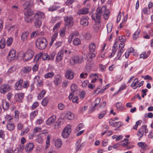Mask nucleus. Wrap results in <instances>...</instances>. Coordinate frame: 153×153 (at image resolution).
Returning a JSON list of instances; mask_svg holds the SVG:
<instances>
[{"mask_svg":"<svg viewBox=\"0 0 153 153\" xmlns=\"http://www.w3.org/2000/svg\"><path fill=\"white\" fill-rule=\"evenodd\" d=\"M62 81V78L59 74L55 75L54 79L53 82L55 85L58 86L60 85Z\"/></svg>","mask_w":153,"mask_h":153,"instance_id":"12","label":"nucleus"},{"mask_svg":"<svg viewBox=\"0 0 153 153\" xmlns=\"http://www.w3.org/2000/svg\"><path fill=\"white\" fill-rule=\"evenodd\" d=\"M34 147V144L32 143H30L27 144L25 147V150L27 152H31Z\"/></svg>","mask_w":153,"mask_h":153,"instance_id":"22","label":"nucleus"},{"mask_svg":"<svg viewBox=\"0 0 153 153\" xmlns=\"http://www.w3.org/2000/svg\"><path fill=\"white\" fill-rule=\"evenodd\" d=\"M150 13V10H148L146 7H144L143 8L142 11V13H143L145 14L149 15Z\"/></svg>","mask_w":153,"mask_h":153,"instance_id":"53","label":"nucleus"},{"mask_svg":"<svg viewBox=\"0 0 153 153\" xmlns=\"http://www.w3.org/2000/svg\"><path fill=\"white\" fill-rule=\"evenodd\" d=\"M73 44L75 45H77L81 43V41L78 38L75 39L73 41Z\"/></svg>","mask_w":153,"mask_h":153,"instance_id":"47","label":"nucleus"},{"mask_svg":"<svg viewBox=\"0 0 153 153\" xmlns=\"http://www.w3.org/2000/svg\"><path fill=\"white\" fill-rule=\"evenodd\" d=\"M54 75V73L52 72H48L44 75V77L45 79L50 78L53 77Z\"/></svg>","mask_w":153,"mask_h":153,"instance_id":"33","label":"nucleus"},{"mask_svg":"<svg viewBox=\"0 0 153 153\" xmlns=\"http://www.w3.org/2000/svg\"><path fill=\"white\" fill-rule=\"evenodd\" d=\"M29 131V128L28 127H27L24 129V130L22 131L21 134V135L22 136L24 135L27 133Z\"/></svg>","mask_w":153,"mask_h":153,"instance_id":"58","label":"nucleus"},{"mask_svg":"<svg viewBox=\"0 0 153 153\" xmlns=\"http://www.w3.org/2000/svg\"><path fill=\"white\" fill-rule=\"evenodd\" d=\"M49 99L47 97L44 98L42 101V105L44 106H45L48 102Z\"/></svg>","mask_w":153,"mask_h":153,"instance_id":"52","label":"nucleus"},{"mask_svg":"<svg viewBox=\"0 0 153 153\" xmlns=\"http://www.w3.org/2000/svg\"><path fill=\"white\" fill-rule=\"evenodd\" d=\"M5 45V41L4 39H2L0 42V48H4Z\"/></svg>","mask_w":153,"mask_h":153,"instance_id":"42","label":"nucleus"},{"mask_svg":"<svg viewBox=\"0 0 153 153\" xmlns=\"http://www.w3.org/2000/svg\"><path fill=\"white\" fill-rule=\"evenodd\" d=\"M65 76L67 79H72L74 77V73L71 70H68L65 73Z\"/></svg>","mask_w":153,"mask_h":153,"instance_id":"18","label":"nucleus"},{"mask_svg":"<svg viewBox=\"0 0 153 153\" xmlns=\"http://www.w3.org/2000/svg\"><path fill=\"white\" fill-rule=\"evenodd\" d=\"M71 91L74 92L77 90V86L75 84H73L71 86Z\"/></svg>","mask_w":153,"mask_h":153,"instance_id":"57","label":"nucleus"},{"mask_svg":"<svg viewBox=\"0 0 153 153\" xmlns=\"http://www.w3.org/2000/svg\"><path fill=\"white\" fill-rule=\"evenodd\" d=\"M62 144V143L61 139H58L55 141V146L57 148H60Z\"/></svg>","mask_w":153,"mask_h":153,"instance_id":"27","label":"nucleus"},{"mask_svg":"<svg viewBox=\"0 0 153 153\" xmlns=\"http://www.w3.org/2000/svg\"><path fill=\"white\" fill-rule=\"evenodd\" d=\"M116 44L115 43L114 44V46L113 47L112 52H111V55L109 56L110 58H111L113 57L115 53L116 52L117 48V46H116Z\"/></svg>","mask_w":153,"mask_h":153,"instance_id":"32","label":"nucleus"},{"mask_svg":"<svg viewBox=\"0 0 153 153\" xmlns=\"http://www.w3.org/2000/svg\"><path fill=\"white\" fill-rule=\"evenodd\" d=\"M56 119V117L53 116L49 118L47 121L46 123L48 125L51 124L55 121Z\"/></svg>","mask_w":153,"mask_h":153,"instance_id":"30","label":"nucleus"},{"mask_svg":"<svg viewBox=\"0 0 153 153\" xmlns=\"http://www.w3.org/2000/svg\"><path fill=\"white\" fill-rule=\"evenodd\" d=\"M140 32V30L137 29L134 33L133 36V39L134 40H136L139 37V35Z\"/></svg>","mask_w":153,"mask_h":153,"instance_id":"34","label":"nucleus"},{"mask_svg":"<svg viewBox=\"0 0 153 153\" xmlns=\"http://www.w3.org/2000/svg\"><path fill=\"white\" fill-rule=\"evenodd\" d=\"M5 119L6 121H11L13 120V117L9 114H7L5 117Z\"/></svg>","mask_w":153,"mask_h":153,"instance_id":"54","label":"nucleus"},{"mask_svg":"<svg viewBox=\"0 0 153 153\" xmlns=\"http://www.w3.org/2000/svg\"><path fill=\"white\" fill-rule=\"evenodd\" d=\"M71 127L70 125H68L63 130L62 135L64 138H66L69 135L71 132Z\"/></svg>","mask_w":153,"mask_h":153,"instance_id":"6","label":"nucleus"},{"mask_svg":"<svg viewBox=\"0 0 153 153\" xmlns=\"http://www.w3.org/2000/svg\"><path fill=\"white\" fill-rule=\"evenodd\" d=\"M96 48L95 44L93 43H91L89 46V50L91 52H94V51Z\"/></svg>","mask_w":153,"mask_h":153,"instance_id":"40","label":"nucleus"},{"mask_svg":"<svg viewBox=\"0 0 153 153\" xmlns=\"http://www.w3.org/2000/svg\"><path fill=\"white\" fill-rule=\"evenodd\" d=\"M10 86L8 84H3L0 88V92L1 94H5L10 90Z\"/></svg>","mask_w":153,"mask_h":153,"instance_id":"9","label":"nucleus"},{"mask_svg":"<svg viewBox=\"0 0 153 153\" xmlns=\"http://www.w3.org/2000/svg\"><path fill=\"white\" fill-rule=\"evenodd\" d=\"M34 55V52L33 51L29 48L28 49L25 53H23V60L24 61H27L30 59Z\"/></svg>","mask_w":153,"mask_h":153,"instance_id":"4","label":"nucleus"},{"mask_svg":"<svg viewBox=\"0 0 153 153\" xmlns=\"http://www.w3.org/2000/svg\"><path fill=\"white\" fill-rule=\"evenodd\" d=\"M112 24L111 23H109L107 25V28L108 33L111 32L112 28Z\"/></svg>","mask_w":153,"mask_h":153,"instance_id":"48","label":"nucleus"},{"mask_svg":"<svg viewBox=\"0 0 153 153\" xmlns=\"http://www.w3.org/2000/svg\"><path fill=\"white\" fill-rule=\"evenodd\" d=\"M60 24L61 22H58L54 26L53 29V32L58 33L57 30L59 27Z\"/></svg>","mask_w":153,"mask_h":153,"instance_id":"41","label":"nucleus"},{"mask_svg":"<svg viewBox=\"0 0 153 153\" xmlns=\"http://www.w3.org/2000/svg\"><path fill=\"white\" fill-rule=\"evenodd\" d=\"M84 126V125L82 123H80L77 126L76 128V130L78 131L81 129Z\"/></svg>","mask_w":153,"mask_h":153,"instance_id":"56","label":"nucleus"},{"mask_svg":"<svg viewBox=\"0 0 153 153\" xmlns=\"http://www.w3.org/2000/svg\"><path fill=\"white\" fill-rule=\"evenodd\" d=\"M65 25L69 27H72L74 23V20L71 16H67L64 17Z\"/></svg>","mask_w":153,"mask_h":153,"instance_id":"7","label":"nucleus"},{"mask_svg":"<svg viewBox=\"0 0 153 153\" xmlns=\"http://www.w3.org/2000/svg\"><path fill=\"white\" fill-rule=\"evenodd\" d=\"M131 87H133L134 89H136L137 88H139V81L137 78L134 79L131 84Z\"/></svg>","mask_w":153,"mask_h":153,"instance_id":"23","label":"nucleus"},{"mask_svg":"<svg viewBox=\"0 0 153 153\" xmlns=\"http://www.w3.org/2000/svg\"><path fill=\"white\" fill-rule=\"evenodd\" d=\"M41 55V53H39L36 55L34 58V61L35 62H37L39 60V59L42 57Z\"/></svg>","mask_w":153,"mask_h":153,"instance_id":"51","label":"nucleus"},{"mask_svg":"<svg viewBox=\"0 0 153 153\" xmlns=\"http://www.w3.org/2000/svg\"><path fill=\"white\" fill-rule=\"evenodd\" d=\"M117 108L118 109L121 110L123 109L122 104L121 102H118L117 103L116 105Z\"/></svg>","mask_w":153,"mask_h":153,"instance_id":"62","label":"nucleus"},{"mask_svg":"<svg viewBox=\"0 0 153 153\" xmlns=\"http://www.w3.org/2000/svg\"><path fill=\"white\" fill-rule=\"evenodd\" d=\"M38 33V31H36L33 32L30 35V37L31 38H33L35 37Z\"/></svg>","mask_w":153,"mask_h":153,"instance_id":"61","label":"nucleus"},{"mask_svg":"<svg viewBox=\"0 0 153 153\" xmlns=\"http://www.w3.org/2000/svg\"><path fill=\"white\" fill-rule=\"evenodd\" d=\"M13 42V39L11 38H8L7 41V45L8 46H10Z\"/></svg>","mask_w":153,"mask_h":153,"instance_id":"59","label":"nucleus"},{"mask_svg":"<svg viewBox=\"0 0 153 153\" xmlns=\"http://www.w3.org/2000/svg\"><path fill=\"white\" fill-rule=\"evenodd\" d=\"M58 36L57 32H55L53 35V36L51 38V42L50 43V45H51L53 43L54 41L56 39Z\"/></svg>","mask_w":153,"mask_h":153,"instance_id":"39","label":"nucleus"},{"mask_svg":"<svg viewBox=\"0 0 153 153\" xmlns=\"http://www.w3.org/2000/svg\"><path fill=\"white\" fill-rule=\"evenodd\" d=\"M38 114V111L37 110L31 112L30 114V118L31 119L33 120L35 117Z\"/></svg>","mask_w":153,"mask_h":153,"instance_id":"38","label":"nucleus"},{"mask_svg":"<svg viewBox=\"0 0 153 153\" xmlns=\"http://www.w3.org/2000/svg\"><path fill=\"white\" fill-rule=\"evenodd\" d=\"M6 126L7 129L10 131L13 130L15 127V126L13 123H8L7 124Z\"/></svg>","mask_w":153,"mask_h":153,"instance_id":"36","label":"nucleus"},{"mask_svg":"<svg viewBox=\"0 0 153 153\" xmlns=\"http://www.w3.org/2000/svg\"><path fill=\"white\" fill-rule=\"evenodd\" d=\"M88 8L84 7L79 9L77 12L76 14L79 16L86 14L88 13Z\"/></svg>","mask_w":153,"mask_h":153,"instance_id":"13","label":"nucleus"},{"mask_svg":"<svg viewBox=\"0 0 153 153\" xmlns=\"http://www.w3.org/2000/svg\"><path fill=\"white\" fill-rule=\"evenodd\" d=\"M34 0H29L26 1L23 4V8L25 9L28 10L34 5Z\"/></svg>","mask_w":153,"mask_h":153,"instance_id":"10","label":"nucleus"},{"mask_svg":"<svg viewBox=\"0 0 153 153\" xmlns=\"http://www.w3.org/2000/svg\"><path fill=\"white\" fill-rule=\"evenodd\" d=\"M81 142V139H79L77 140V142L76 143V151H78L81 150V148L84 146V145L82 143L81 144H80Z\"/></svg>","mask_w":153,"mask_h":153,"instance_id":"26","label":"nucleus"},{"mask_svg":"<svg viewBox=\"0 0 153 153\" xmlns=\"http://www.w3.org/2000/svg\"><path fill=\"white\" fill-rule=\"evenodd\" d=\"M41 56L42 57V59L44 60H49L48 59L49 55L48 54L46 53H41Z\"/></svg>","mask_w":153,"mask_h":153,"instance_id":"44","label":"nucleus"},{"mask_svg":"<svg viewBox=\"0 0 153 153\" xmlns=\"http://www.w3.org/2000/svg\"><path fill=\"white\" fill-rule=\"evenodd\" d=\"M124 51L123 50V49H120V50L118 51L117 53V56H118V59L119 60H121V56L122 53H123Z\"/></svg>","mask_w":153,"mask_h":153,"instance_id":"50","label":"nucleus"},{"mask_svg":"<svg viewBox=\"0 0 153 153\" xmlns=\"http://www.w3.org/2000/svg\"><path fill=\"white\" fill-rule=\"evenodd\" d=\"M144 132L147 133L148 132V130L147 128V126L143 125L139 129L137 133V135L140 138H141L143 137Z\"/></svg>","mask_w":153,"mask_h":153,"instance_id":"8","label":"nucleus"},{"mask_svg":"<svg viewBox=\"0 0 153 153\" xmlns=\"http://www.w3.org/2000/svg\"><path fill=\"white\" fill-rule=\"evenodd\" d=\"M48 45L47 40L43 37L38 38L36 41V46L38 49L40 50L45 49Z\"/></svg>","mask_w":153,"mask_h":153,"instance_id":"2","label":"nucleus"},{"mask_svg":"<svg viewBox=\"0 0 153 153\" xmlns=\"http://www.w3.org/2000/svg\"><path fill=\"white\" fill-rule=\"evenodd\" d=\"M101 16V15L99 13L96 12L95 13L92 14L91 17L96 22H100Z\"/></svg>","mask_w":153,"mask_h":153,"instance_id":"17","label":"nucleus"},{"mask_svg":"<svg viewBox=\"0 0 153 153\" xmlns=\"http://www.w3.org/2000/svg\"><path fill=\"white\" fill-rule=\"evenodd\" d=\"M29 33L28 31L23 32L21 36V39L23 41H27L28 39Z\"/></svg>","mask_w":153,"mask_h":153,"instance_id":"19","label":"nucleus"},{"mask_svg":"<svg viewBox=\"0 0 153 153\" xmlns=\"http://www.w3.org/2000/svg\"><path fill=\"white\" fill-rule=\"evenodd\" d=\"M96 11L101 15H102L104 18L105 19H108L110 14V11L108 10H106V7L103 5L102 7H97Z\"/></svg>","mask_w":153,"mask_h":153,"instance_id":"1","label":"nucleus"},{"mask_svg":"<svg viewBox=\"0 0 153 153\" xmlns=\"http://www.w3.org/2000/svg\"><path fill=\"white\" fill-rule=\"evenodd\" d=\"M34 24L36 27H39L42 24V20L36 17Z\"/></svg>","mask_w":153,"mask_h":153,"instance_id":"29","label":"nucleus"},{"mask_svg":"<svg viewBox=\"0 0 153 153\" xmlns=\"http://www.w3.org/2000/svg\"><path fill=\"white\" fill-rule=\"evenodd\" d=\"M100 22H97L94 25L93 30L94 32H97L99 31L101 28Z\"/></svg>","mask_w":153,"mask_h":153,"instance_id":"21","label":"nucleus"},{"mask_svg":"<svg viewBox=\"0 0 153 153\" xmlns=\"http://www.w3.org/2000/svg\"><path fill=\"white\" fill-rule=\"evenodd\" d=\"M2 106L3 109L6 110H8L9 107V104L8 102L2 100Z\"/></svg>","mask_w":153,"mask_h":153,"instance_id":"25","label":"nucleus"},{"mask_svg":"<svg viewBox=\"0 0 153 153\" xmlns=\"http://www.w3.org/2000/svg\"><path fill=\"white\" fill-rule=\"evenodd\" d=\"M66 29L65 28H62L60 32V35L62 37H64L65 35Z\"/></svg>","mask_w":153,"mask_h":153,"instance_id":"64","label":"nucleus"},{"mask_svg":"<svg viewBox=\"0 0 153 153\" xmlns=\"http://www.w3.org/2000/svg\"><path fill=\"white\" fill-rule=\"evenodd\" d=\"M56 54V52L54 51L51 52L49 55L48 59H49V60H53Z\"/></svg>","mask_w":153,"mask_h":153,"instance_id":"45","label":"nucleus"},{"mask_svg":"<svg viewBox=\"0 0 153 153\" xmlns=\"http://www.w3.org/2000/svg\"><path fill=\"white\" fill-rule=\"evenodd\" d=\"M23 82V80L20 79L15 84V88L16 90H20L22 87V84Z\"/></svg>","mask_w":153,"mask_h":153,"instance_id":"24","label":"nucleus"},{"mask_svg":"<svg viewBox=\"0 0 153 153\" xmlns=\"http://www.w3.org/2000/svg\"><path fill=\"white\" fill-rule=\"evenodd\" d=\"M89 82L87 80H85L83 82L82 84V86L83 88H86L89 83Z\"/></svg>","mask_w":153,"mask_h":153,"instance_id":"60","label":"nucleus"},{"mask_svg":"<svg viewBox=\"0 0 153 153\" xmlns=\"http://www.w3.org/2000/svg\"><path fill=\"white\" fill-rule=\"evenodd\" d=\"M16 50L13 49H11L9 52L7 56L8 59L10 61L14 60L16 57Z\"/></svg>","mask_w":153,"mask_h":153,"instance_id":"11","label":"nucleus"},{"mask_svg":"<svg viewBox=\"0 0 153 153\" xmlns=\"http://www.w3.org/2000/svg\"><path fill=\"white\" fill-rule=\"evenodd\" d=\"M35 17L39 18L40 19H44L45 17V14L41 12L38 11L34 14Z\"/></svg>","mask_w":153,"mask_h":153,"instance_id":"20","label":"nucleus"},{"mask_svg":"<svg viewBox=\"0 0 153 153\" xmlns=\"http://www.w3.org/2000/svg\"><path fill=\"white\" fill-rule=\"evenodd\" d=\"M88 75L87 73L82 72L80 74L79 77L80 78L85 79L87 77Z\"/></svg>","mask_w":153,"mask_h":153,"instance_id":"55","label":"nucleus"},{"mask_svg":"<svg viewBox=\"0 0 153 153\" xmlns=\"http://www.w3.org/2000/svg\"><path fill=\"white\" fill-rule=\"evenodd\" d=\"M89 18L86 16H83L80 20V24L83 26L85 27L87 26L89 23Z\"/></svg>","mask_w":153,"mask_h":153,"instance_id":"14","label":"nucleus"},{"mask_svg":"<svg viewBox=\"0 0 153 153\" xmlns=\"http://www.w3.org/2000/svg\"><path fill=\"white\" fill-rule=\"evenodd\" d=\"M45 94V90H43L39 93L38 97V100H40L44 96Z\"/></svg>","mask_w":153,"mask_h":153,"instance_id":"46","label":"nucleus"},{"mask_svg":"<svg viewBox=\"0 0 153 153\" xmlns=\"http://www.w3.org/2000/svg\"><path fill=\"white\" fill-rule=\"evenodd\" d=\"M83 61V58L81 56H75L72 57L70 59V62L72 65L75 64H79Z\"/></svg>","mask_w":153,"mask_h":153,"instance_id":"3","label":"nucleus"},{"mask_svg":"<svg viewBox=\"0 0 153 153\" xmlns=\"http://www.w3.org/2000/svg\"><path fill=\"white\" fill-rule=\"evenodd\" d=\"M24 19L25 21L28 23H30L33 20V12L31 10L27 11L25 12Z\"/></svg>","mask_w":153,"mask_h":153,"instance_id":"5","label":"nucleus"},{"mask_svg":"<svg viewBox=\"0 0 153 153\" xmlns=\"http://www.w3.org/2000/svg\"><path fill=\"white\" fill-rule=\"evenodd\" d=\"M150 53V52H148L147 53L144 52L140 55V58L143 59H145L149 57Z\"/></svg>","mask_w":153,"mask_h":153,"instance_id":"31","label":"nucleus"},{"mask_svg":"<svg viewBox=\"0 0 153 153\" xmlns=\"http://www.w3.org/2000/svg\"><path fill=\"white\" fill-rule=\"evenodd\" d=\"M24 94L22 93H17L15 95V98L16 101L19 102H22V100L24 97Z\"/></svg>","mask_w":153,"mask_h":153,"instance_id":"16","label":"nucleus"},{"mask_svg":"<svg viewBox=\"0 0 153 153\" xmlns=\"http://www.w3.org/2000/svg\"><path fill=\"white\" fill-rule=\"evenodd\" d=\"M31 68L30 66H27L24 67L22 68L23 72L25 73H28L31 70Z\"/></svg>","mask_w":153,"mask_h":153,"instance_id":"35","label":"nucleus"},{"mask_svg":"<svg viewBox=\"0 0 153 153\" xmlns=\"http://www.w3.org/2000/svg\"><path fill=\"white\" fill-rule=\"evenodd\" d=\"M64 51L63 50H61L60 51L56 54V60L59 62L61 61L63 59L64 56Z\"/></svg>","mask_w":153,"mask_h":153,"instance_id":"15","label":"nucleus"},{"mask_svg":"<svg viewBox=\"0 0 153 153\" xmlns=\"http://www.w3.org/2000/svg\"><path fill=\"white\" fill-rule=\"evenodd\" d=\"M74 114L72 112L68 111L65 114V117L69 120H72L74 118Z\"/></svg>","mask_w":153,"mask_h":153,"instance_id":"28","label":"nucleus"},{"mask_svg":"<svg viewBox=\"0 0 153 153\" xmlns=\"http://www.w3.org/2000/svg\"><path fill=\"white\" fill-rule=\"evenodd\" d=\"M15 27L16 26L15 25L9 26H7L6 28L8 29V31L9 32L11 33L14 30Z\"/></svg>","mask_w":153,"mask_h":153,"instance_id":"43","label":"nucleus"},{"mask_svg":"<svg viewBox=\"0 0 153 153\" xmlns=\"http://www.w3.org/2000/svg\"><path fill=\"white\" fill-rule=\"evenodd\" d=\"M101 101V99L99 98H97L94 101V106L96 107L100 103Z\"/></svg>","mask_w":153,"mask_h":153,"instance_id":"63","label":"nucleus"},{"mask_svg":"<svg viewBox=\"0 0 153 153\" xmlns=\"http://www.w3.org/2000/svg\"><path fill=\"white\" fill-rule=\"evenodd\" d=\"M59 8L60 7L58 6H53L48 8V10L51 11H53L54 10H58Z\"/></svg>","mask_w":153,"mask_h":153,"instance_id":"49","label":"nucleus"},{"mask_svg":"<svg viewBox=\"0 0 153 153\" xmlns=\"http://www.w3.org/2000/svg\"><path fill=\"white\" fill-rule=\"evenodd\" d=\"M19 112L18 110L15 111L14 119L15 121L18 122L19 120Z\"/></svg>","mask_w":153,"mask_h":153,"instance_id":"37","label":"nucleus"}]
</instances>
